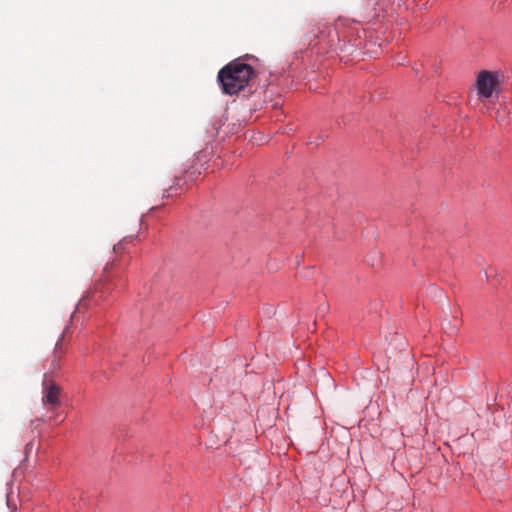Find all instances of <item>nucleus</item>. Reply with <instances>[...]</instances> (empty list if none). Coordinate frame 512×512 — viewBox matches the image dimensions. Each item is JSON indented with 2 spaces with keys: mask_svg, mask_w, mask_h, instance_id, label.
I'll return each mask as SVG.
<instances>
[{
  "mask_svg": "<svg viewBox=\"0 0 512 512\" xmlns=\"http://www.w3.org/2000/svg\"><path fill=\"white\" fill-rule=\"evenodd\" d=\"M255 75L254 68L238 58L225 65L217 78L223 93L234 95L243 90Z\"/></svg>",
  "mask_w": 512,
  "mask_h": 512,
  "instance_id": "f257e3e1",
  "label": "nucleus"
},
{
  "mask_svg": "<svg viewBox=\"0 0 512 512\" xmlns=\"http://www.w3.org/2000/svg\"><path fill=\"white\" fill-rule=\"evenodd\" d=\"M499 86V74L496 72L482 71L476 81L478 94L483 98H490Z\"/></svg>",
  "mask_w": 512,
  "mask_h": 512,
  "instance_id": "f03ea898",
  "label": "nucleus"
},
{
  "mask_svg": "<svg viewBox=\"0 0 512 512\" xmlns=\"http://www.w3.org/2000/svg\"><path fill=\"white\" fill-rule=\"evenodd\" d=\"M43 386V396L42 402L44 405H50L52 407H57L61 404V388L53 381L48 379V374L44 375V380L42 383Z\"/></svg>",
  "mask_w": 512,
  "mask_h": 512,
  "instance_id": "7ed1b4c3",
  "label": "nucleus"
},
{
  "mask_svg": "<svg viewBox=\"0 0 512 512\" xmlns=\"http://www.w3.org/2000/svg\"><path fill=\"white\" fill-rule=\"evenodd\" d=\"M64 335L62 334L60 339L56 342L54 350L50 359L49 372L54 373L60 369V361L66 353V347L63 342Z\"/></svg>",
  "mask_w": 512,
  "mask_h": 512,
  "instance_id": "20e7f679",
  "label": "nucleus"
},
{
  "mask_svg": "<svg viewBox=\"0 0 512 512\" xmlns=\"http://www.w3.org/2000/svg\"><path fill=\"white\" fill-rule=\"evenodd\" d=\"M113 266H114L113 262L106 264V266L104 267V270H103V273L105 274V276L102 279L103 281H108V276H106V274L112 269Z\"/></svg>",
  "mask_w": 512,
  "mask_h": 512,
  "instance_id": "39448f33",
  "label": "nucleus"
},
{
  "mask_svg": "<svg viewBox=\"0 0 512 512\" xmlns=\"http://www.w3.org/2000/svg\"><path fill=\"white\" fill-rule=\"evenodd\" d=\"M243 58H244V59H252V58H254V57H253V56H251V55H248V54H247V55H245Z\"/></svg>",
  "mask_w": 512,
  "mask_h": 512,
  "instance_id": "423d86ee",
  "label": "nucleus"
}]
</instances>
